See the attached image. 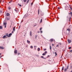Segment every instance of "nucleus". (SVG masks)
<instances>
[{"label": "nucleus", "instance_id": "29", "mask_svg": "<svg viewBox=\"0 0 72 72\" xmlns=\"http://www.w3.org/2000/svg\"><path fill=\"white\" fill-rule=\"evenodd\" d=\"M26 1H27V0H24V3H25V2H26Z\"/></svg>", "mask_w": 72, "mask_h": 72}, {"label": "nucleus", "instance_id": "10", "mask_svg": "<svg viewBox=\"0 0 72 72\" xmlns=\"http://www.w3.org/2000/svg\"><path fill=\"white\" fill-rule=\"evenodd\" d=\"M10 14H9V13H7L6 14V15H7V16H9V15Z\"/></svg>", "mask_w": 72, "mask_h": 72}, {"label": "nucleus", "instance_id": "36", "mask_svg": "<svg viewBox=\"0 0 72 72\" xmlns=\"http://www.w3.org/2000/svg\"><path fill=\"white\" fill-rule=\"evenodd\" d=\"M26 15H25L24 16V18H26Z\"/></svg>", "mask_w": 72, "mask_h": 72}, {"label": "nucleus", "instance_id": "18", "mask_svg": "<svg viewBox=\"0 0 72 72\" xmlns=\"http://www.w3.org/2000/svg\"><path fill=\"white\" fill-rule=\"evenodd\" d=\"M53 40H54V39H51V42L53 41Z\"/></svg>", "mask_w": 72, "mask_h": 72}, {"label": "nucleus", "instance_id": "44", "mask_svg": "<svg viewBox=\"0 0 72 72\" xmlns=\"http://www.w3.org/2000/svg\"><path fill=\"white\" fill-rule=\"evenodd\" d=\"M40 33H42V31H40Z\"/></svg>", "mask_w": 72, "mask_h": 72}, {"label": "nucleus", "instance_id": "17", "mask_svg": "<svg viewBox=\"0 0 72 72\" xmlns=\"http://www.w3.org/2000/svg\"><path fill=\"white\" fill-rule=\"evenodd\" d=\"M30 1V0H28L27 1V4H28V3H29V1Z\"/></svg>", "mask_w": 72, "mask_h": 72}, {"label": "nucleus", "instance_id": "23", "mask_svg": "<svg viewBox=\"0 0 72 72\" xmlns=\"http://www.w3.org/2000/svg\"><path fill=\"white\" fill-rule=\"evenodd\" d=\"M6 36H7V37H8V33L6 34Z\"/></svg>", "mask_w": 72, "mask_h": 72}, {"label": "nucleus", "instance_id": "24", "mask_svg": "<svg viewBox=\"0 0 72 72\" xmlns=\"http://www.w3.org/2000/svg\"><path fill=\"white\" fill-rule=\"evenodd\" d=\"M11 9V8L10 7H8V9L9 10H10V9Z\"/></svg>", "mask_w": 72, "mask_h": 72}, {"label": "nucleus", "instance_id": "31", "mask_svg": "<svg viewBox=\"0 0 72 72\" xmlns=\"http://www.w3.org/2000/svg\"><path fill=\"white\" fill-rule=\"evenodd\" d=\"M50 50H51V46H50Z\"/></svg>", "mask_w": 72, "mask_h": 72}, {"label": "nucleus", "instance_id": "22", "mask_svg": "<svg viewBox=\"0 0 72 72\" xmlns=\"http://www.w3.org/2000/svg\"><path fill=\"white\" fill-rule=\"evenodd\" d=\"M3 28V27L1 26H0V29H2Z\"/></svg>", "mask_w": 72, "mask_h": 72}, {"label": "nucleus", "instance_id": "42", "mask_svg": "<svg viewBox=\"0 0 72 72\" xmlns=\"http://www.w3.org/2000/svg\"><path fill=\"white\" fill-rule=\"evenodd\" d=\"M34 1H35V0H34L33 1V2H32V3H34Z\"/></svg>", "mask_w": 72, "mask_h": 72}, {"label": "nucleus", "instance_id": "16", "mask_svg": "<svg viewBox=\"0 0 72 72\" xmlns=\"http://www.w3.org/2000/svg\"><path fill=\"white\" fill-rule=\"evenodd\" d=\"M63 70H64V66L62 67V71H63Z\"/></svg>", "mask_w": 72, "mask_h": 72}, {"label": "nucleus", "instance_id": "43", "mask_svg": "<svg viewBox=\"0 0 72 72\" xmlns=\"http://www.w3.org/2000/svg\"><path fill=\"white\" fill-rule=\"evenodd\" d=\"M4 26H4L5 28H6V25H4Z\"/></svg>", "mask_w": 72, "mask_h": 72}, {"label": "nucleus", "instance_id": "5", "mask_svg": "<svg viewBox=\"0 0 72 72\" xmlns=\"http://www.w3.org/2000/svg\"><path fill=\"white\" fill-rule=\"evenodd\" d=\"M69 31H69H70V29L69 28H68L67 29V31Z\"/></svg>", "mask_w": 72, "mask_h": 72}, {"label": "nucleus", "instance_id": "12", "mask_svg": "<svg viewBox=\"0 0 72 72\" xmlns=\"http://www.w3.org/2000/svg\"><path fill=\"white\" fill-rule=\"evenodd\" d=\"M15 27H14L13 30L14 31H15Z\"/></svg>", "mask_w": 72, "mask_h": 72}, {"label": "nucleus", "instance_id": "53", "mask_svg": "<svg viewBox=\"0 0 72 72\" xmlns=\"http://www.w3.org/2000/svg\"><path fill=\"white\" fill-rule=\"evenodd\" d=\"M48 57H49V55H48Z\"/></svg>", "mask_w": 72, "mask_h": 72}, {"label": "nucleus", "instance_id": "56", "mask_svg": "<svg viewBox=\"0 0 72 72\" xmlns=\"http://www.w3.org/2000/svg\"><path fill=\"white\" fill-rule=\"evenodd\" d=\"M71 72H72V71H71Z\"/></svg>", "mask_w": 72, "mask_h": 72}, {"label": "nucleus", "instance_id": "46", "mask_svg": "<svg viewBox=\"0 0 72 72\" xmlns=\"http://www.w3.org/2000/svg\"><path fill=\"white\" fill-rule=\"evenodd\" d=\"M14 33V32L13 31L12 32V33Z\"/></svg>", "mask_w": 72, "mask_h": 72}, {"label": "nucleus", "instance_id": "48", "mask_svg": "<svg viewBox=\"0 0 72 72\" xmlns=\"http://www.w3.org/2000/svg\"><path fill=\"white\" fill-rule=\"evenodd\" d=\"M20 27H21V26H19V29Z\"/></svg>", "mask_w": 72, "mask_h": 72}, {"label": "nucleus", "instance_id": "26", "mask_svg": "<svg viewBox=\"0 0 72 72\" xmlns=\"http://www.w3.org/2000/svg\"><path fill=\"white\" fill-rule=\"evenodd\" d=\"M30 48H31V49H32L33 48V46H31Z\"/></svg>", "mask_w": 72, "mask_h": 72}, {"label": "nucleus", "instance_id": "39", "mask_svg": "<svg viewBox=\"0 0 72 72\" xmlns=\"http://www.w3.org/2000/svg\"><path fill=\"white\" fill-rule=\"evenodd\" d=\"M59 46L57 45V47H58Z\"/></svg>", "mask_w": 72, "mask_h": 72}, {"label": "nucleus", "instance_id": "8", "mask_svg": "<svg viewBox=\"0 0 72 72\" xmlns=\"http://www.w3.org/2000/svg\"><path fill=\"white\" fill-rule=\"evenodd\" d=\"M27 42L28 44H29V43H30V41H29L28 40H27Z\"/></svg>", "mask_w": 72, "mask_h": 72}, {"label": "nucleus", "instance_id": "32", "mask_svg": "<svg viewBox=\"0 0 72 72\" xmlns=\"http://www.w3.org/2000/svg\"><path fill=\"white\" fill-rule=\"evenodd\" d=\"M39 10H38V14H39Z\"/></svg>", "mask_w": 72, "mask_h": 72}, {"label": "nucleus", "instance_id": "51", "mask_svg": "<svg viewBox=\"0 0 72 72\" xmlns=\"http://www.w3.org/2000/svg\"><path fill=\"white\" fill-rule=\"evenodd\" d=\"M52 46H54V44H52Z\"/></svg>", "mask_w": 72, "mask_h": 72}, {"label": "nucleus", "instance_id": "21", "mask_svg": "<svg viewBox=\"0 0 72 72\" xmlns=\"http://www.w3.org/2000/svg\"><path fill=\"white\" fill-rule=\"evenodd\" d=\"M6 19L7 20H9L10 19L9 18H7Z\"/></svg>", "mask_w": 72, "mask_h": 72}, {"label": "nucleus", "instance_id": "58", "mask_svg": "<svg viewBox=\"0 0 72 72\" xmlns=\"http://www.w3.org/2000/svg\"><path fill=\"white\" fill-rule=\"evenodd\" d=\"M35 50H36V49H35Z\"/></svg>", "mask_w": 72, "mask_h": 72}, {"label": "nucleus", "instance_id": "3", "mask_svg": "<svg viewBox=\"0 0 72 72\" xmlns=\"http://www.w3.org/2000/svg\"><path fill=\"white\" fill-rule=\"evenodd\" d=\"M68 41L69 43H71V40L69 39H68Z\"/></svg>", "mask_w": 72, "mask_h": 72}, {"label": "nucleus", "instance_id": "54", "mask_svg": "<svg viewBox=\"0 0 72 72\" xmlns=\"http://www.w3.org/2000/svg\"><path fill=\"white\" fill-rule=\"evenodd\" d=\"M71 9H72V8H70Z\"/></svg>", "mask_w": 72, "mask_h": 72}, {"label": "nucleus", "instance_id": "47", "mask_svg": "<svg viewBox=\"0 0 72 72\" xmlns=\"http://www.w3.org/2000/svg\"><path fill=\"white\" fill-rule=\"evenodd\" d=\"M1 57H2V56H1L0 57V58H1Z\"/></svg>", "mask_w": 72, "mask_h": 72}, {"label": "nucleus", "instance_id": "27", "mask_svg": "<svg viewBox=\"0 0 72 72\" xmlns=\"http://www.w3.org/2000/svg\"><path fill=\"white\" fill-rule=\"evenodd\" d=\"M43 50L44 51H45V50H46V48H44Z\"/></svg>", "mask_w": 72, "mask_h": 72}, {"label": "nucleus", "instance_id": "1", "mask_svg": "<svg viewBox=\"0 0 72 72\" xmlns=\"http://www.w3.org/2000/svg\"><path fill=\"white\" fill-rule=\"evenodd\" d=\"M14 10H15V12H17V13L18 12H19V10H18V9H15Z\"/></svg>", "mask_w": 72, "mask_h": 72}, {"label": "nucleus", "instance_id": "34", "mask_svg": "<svg viewBox=\"0 0 72 72\" xmlns=\"http://www.w3.org/2000/svg\"><path fill=\"white\" fill-rule=\"evenodd\" d=\"M45 55V54L44 53L42 54V55Z\"/></svg>", "mask_w": 72, "mask_h": 72}, {"label": "nucleus", "instance_id": "49", "mask_svg": "<svg viewBox=\"0 0 72 72\" xmlns=\"http://www.w3.org/2000/svg\"><path fill=\"white\" fill-rule=\"evenodd\" d=\"M37 37V35H36L35 36V38L36 39V38Z\"/></svg>", "mask_w": 72, "mask_h": 72}, {"label": "nucleus", "instance_id": "9", "mask_svg": "<svg viewBox=\"0 0 72 72\" xmlns=\"http://www.w3.org/2000/svg\"><path fill=\"white\" fill-rule=\"evenodd\" d=\"M0 49H4V47H0Z\"/></svg>", "mask_w": 72, "mask_h": 72}, {"label": "nucleus", "instance_id": "7", "mask_svg": "<svg viewBox=\"0 0 72 72\" xmlns=\"http://www.w3.org/2000/svg\"><path fill=\"white\" fill-rule=\"evenodd\" d=\"M14 52L15 54H16V53H17V50H15Z\"/></svg>", "mask_w": 72, "mask_h": 72}, {"label": "nucleus", "instance_id": "38", "mask_svg": "<svg viewBox=\"0 0 72 72\" xmlns=\"http://www.w3.org/2000/svg\"><path fill=\"white\" fill-rule=\"evenodd\" d=\"M70 52H72V50H71L70 51Z\"/></svg>", "mask_w": 72, "mask_h": 72}, {"label": "nucleus", "instance_id": "28", "mask_svg": "<svg viewBox=\"0 0 72 72\" xmlns=\"http://www.w3.org/2000/svg\"><path fill=\"white\" fill-rule=\"evenodd\" d=\"M55 56H57V53H56V52H55Z\"/></svg>", "mask_w": 72, "mask_h": 72}, {"label": "nucleus", "instance_id": "20", "mask_svg": "<svg viewBox=\"0 0 72 72\" xmlns=\"http://www.w3.org/2000/svg\"><path fill=\"white\" fill-rule=\"evenodd\" d=\"M41 58H43V59H45V58H44V56H42Z\"/></svg>", "mask_w": 72, "mask_h": 72}, {"label": "nucleus", "instance_id": "52", "mask_svg": "<svg viewBox=\"0 0 72 72\" xmlns=\"http://www.w3.org/2000/svg\"><path fill=\"white\" fill-rule=\"evenodd\" d=\"M34 47H35H35H36V46H34Z\"/></svg>", "mask_w": 72, "mask_h": 72}, {"label": "nucleus", "instance_id": "14", "mask_svg": "<svg viewBox=\"0 0 72 72\" xmlns=\"http://www.w3.org/2000/svg\"><path fill=\"white\" fill-rule=\"evenodd\" d=\"M40 48H38V50H38V51H40Z\"/></svg>", "mask_w": 72, "mask_h": 72}, {"label": "nucleus", "instance_id": "2", "mask_svg": "<svg viewBox=\"0 0 72 72\" xmlns=\"http://www.w3.org/2000/svg\"><path fill=\"white\" fill-rule=\"evenodd\" d=\"M12 35V33H11L10 34H9L8 36V37H11V36Z\"/></svg>", "mask_w": 72, "mask_h": 72}, {"label": "nucleus", "instance_id": "35", "mask_svg": "<svg viewBox=\"0 0 72 72\" xmlns=\"http://www.w3.org/2000/svg\"><path fill=\"white\" fill-rule=\"evenodd\" d=\"M42 30V28H41L40 29V31H41V30Z\"/></svg>", "mask_w": 72, "mask_h": 72}, {"label": "nucleus", "instance_id": "50", "mask_svg": "<svg viewBox=\"0 0 72 72\" xmlns=\"http://www.w3.org/2000/svg\"><path fill=\"white\" fill-rule=\"evenodd\" d=\"M21 6V4H20V5H19V6Z\"/></svg>", "mask_w": 72, "mask_h": 72}, {"label": "nucleus", "instance_id": "6", "mask_svg": "<svg viewBox=\"0 0 72 72\" xmlns=\"http://www.w3.org/2000/svg\"><path fill=\"white\" fill-rule=\"evenodd\" d=\"M3 24L4 26H6V22H4L3 23Z\"/></svg>", "mask_w": 72, "mask_h": 72}, {"label": "nucleus", "instance_id": "45", "mask_svg": "<svg viewBox=\"0 0 72 72\" xmlns=\"http://www.w3.org/2000/svg\"><path fill=\"white\" fill-rule=\"evenodd\" d=\"M58 9H60V7H58Z\"/></svg>", "mask_w": 72, "mask_h": 72}, {"label": "nucleus", "instance_id": "15", "mask_svg": "<svg viewBox=\"0 0 72 72\" xmlns=\"http://www.w3.org/2000/svg\"><path fill=\"white\" fill-rule=\"evenodd\" d=\"M67 69H68L67 68H65L64 69V71H67Z\"/></svg>", "mask_w": 72, "mask_h": 72}, {"label": "nucleus", "instance_id": "25", "mask_svg": "<svg viewBox=\"0 0 72 72\" xmlns=\"http://www.w3.org/2000/svg\"><path fill=\"white\" fill-rule=\"evenodd\" d=\"M42 19H41L40 21V23H42Z\"/></svg>", "mask_w": 72, "mask_h": 72}, {"label": "nucleus", "instance_id": "59", "mask_svg": "<svg viewBox=\"0 0 72 72\" xmlns=\"http://www.w3.org/2000/svg\"><path fill=\"white\" fill-rule=\"evenodd\" d=\"M34 26H35V25H34Z\"/></svg>", "mask_w": 72, "mask_h": 72}, {"label": "nucleus", "instance_id": "30", "mask_svg": "<svg viewBox=\"0 0 72 72\" xmlns=\"http://www.w3.org/2000/svg\"><path fill=\"white\" fill-rule=\"evenodd\" d=\"M12 0H11V1H10V2H9V3H12Z\"/></svg>", "mask_w": 72, "mask_h": 72}, {"label": "nucleus", "instance_id": "40", "mask_svg": "<svg viewBox=\"0 0 72 72\" xmlns=\"http://www.w3.org/2000/svg\"><path fill=\"white\" fill-rule=\"evenodd\" d=\"M20 54V53H18V55H19Z\"/></svg>", "mask_w": 72, "mask_h": 72}, {"label": "nucleus", "instance_id": "37", "mask_svg": "<svg viewBox=\"0 0 72 72\" xmlns=\"http://www.w3.org/2000/svg\"><path fill=\"white\" fill-rule=\"evenodd\" d=\"M33 2H32L31 4V5H32L33 4Z\"/></svg>", "mask_w": 72, "mask_h": 72}, {"label": "nucleus", "instance_id": "4", "mask_svg": "<svg viewBox=\"0 0 72 72\" xmlns=\"http://www.w3.org/2000/svg\"><path fill=\"white\" fill-rule=\"evenodd\" d=\"M7 37H6V35H4L3 37V39H5V38H7Z\"/></svg>", "mask_w": 72, "mask_h": 72}, {"label": "nucleus", "instance_id": "11", "mask_svg": "<svg viewBox=\"0 0 72 72\" xmlns=\"http://www.w3.org/2000/svg\"><path fill=\"white\" fill-rule=\"evenodd\" d=\"M30 36H32V32L31 31H30Z\"/></svg>", "mask_w": 72, "mask_h": 72}, {"label": "nucleus", "instance_id": "41", "mask_svg": "<svg viewBox=\"0 0 72 72\" xmlns=\"http://www.w3.org/2000/svg\"><path fill=\"white\" fill-rule=\"evenodd\" d=\"M68 67H69V66H68L67 67V69H68Z\"/></svg>", "mask_w": 72, "mask_h": 72}, {"label": "nucleus", "instance_id": "55", "mask_svg": "<svg viewBox=\"0 0 72 72\" xmlns=\"http://www.w3.org/2000/svg\"><path fill=\"white\" fill-rule=\"evenodd\" d=\"M1 53H0V55H1Z\"/></svg>", "mask_w": 72, "mask_h": 72}, {"label": "nucleus", "instance_id": "57", "mask_svg": "<svg viewBox=\"0 0 72 72\" xmlns=\"http://www.w3.org/2000/svg\"><path fill=\"white\" fill-rule=\"evenodd\" d=\"M60 45H61V44H60Z\"/></svg>", "mask_w": 72, "mask_h": 72}, {"label": "nucleus", "instance_id": "13", "mask_svg": "<svg viewBox=\"0 0 72 72\" xmlns=\"http://www.w3.org/2000/svg\"><path fill=\"white\" fill-rule=\"evenodd\" d=\"M69 14H70L71 16H72V12H70V13H69Z\"/></svg>", "mask_w": 72, "mask_h": 72}, {"label": "nucleus", "instance_id": "19", "mask_svg": "<svg viewBox=\"0 0 72 72\" xmlns=\"http://www.w3.org/2000/svg\"><path fill=\"white\" fill-rule=\"evenodd\" d=\"M48 53V52H47V51H45V52H44V53L45 54V55H46V53Z\"/></svg>", "mask_w": 72, "mask_h": 72}, {"label": "nucleus", "instance_id": "33", "mask_svg": "<svg viewBox=\"0 0 72 72\" xmlns=\"http://www.w3.org/2000/svg\"><path fill=\"white\" fill-rule=\"evenodd\" d=\"M69 49H71V47H70L69 48Z\"/></svg>", "mask_w": 72, "mask_h": 72}]
</instances>
